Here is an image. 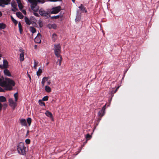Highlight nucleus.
I'll list each match as a JSON object with an SVG mask.
<instances>
[{
    "instance_id": "obj_36",
    "label": "nucleus",
    "mask_w": 159,
    "mask_h": 159,
    "mask_svg": "<svg viewBox=\"0 0 159 159\" xmlns=\"http://www.w3.org/2000/svg\"><path fill=\"white\" fill-rule=\"evenodd\" d=\"M38 24L40 27H42L43 26V24L42 21L41 20H39L38 21Z\"/></svg>"
},
{
    "instance_id": "obj_14",
    "label": "nucleus",
    "mask_w": 159,
    "mask_h": 159,
    "mask_svg": "<svg viewBox=\"0 0 159 159\" xmlns=\"http://www.w3.org/2000/svg\"><path fill=\"white\" fill-rule=\"evenodd\" d=\"M3 72L5 75L9 77H11V74L8 69H5L4 70Z\"/></svg>"
},
{
    "instance_id": "obj_16",
    "label": "nucleus",
    "mask_w": 159,
    "mask_h": 159,
    "mask_svg": "<svg viewBox=\"0 0 159 159\" xmlns=\"http://www.w3.org/2000/svg\"><path fill=\"white\" fill-rule=\"evenodd\" d=\"M45 114L47 116L51 118L52 120H53V117H52V114L51 112L48 111H47L45 113Z\"/></svg>"
},
{
    "instance_id": "obj_49",
    "label": "nucleus",
    "mask_w": 159,
    "mask_h": 159,
    "mask_svg": "<svg viewBox=\"0 0 159 159\" xmlns=\"http://www.w3.org/2000/svg\"><path fill=\"white\" fill-rule=\"evenodd\" d=\"M18 26L19 28L21 27V25L20 22H19L18 24Z\"/></svg>"
},
{
    "instance_id": "obj_6",
    "label": "nucleus",
    "mask_w": 159,
    "mask_h": 159,
    "mask_svg": "<svg viewBox=\"0 0 159 159\" xmlns=\"http://www.w3.org/2000/svg\"><path fill=\"white\" fill-rule=\"evenodd\" d=\"M17 101L13 99L12 98H10L8 100V102L10 106L13 109H14L17 106Z\"/></svg>"
},
{
    "instance_id": "obj_30",
    "label": "nucleus",
    "mask_w": 159,
    "mask_h": 159,
    "mask_svg": "<svg viewBox=\"0 0 159 159\" xmlns=\"http://www.w3.org/2000/svg\"><path fill=\"white\" fill-rule=\"evenodd\" d=\"M56 56L58 58V59H60L61 58H62L61 56L60 55L61 53H54Z\"/></svg>"
},
{
    "instance_id": "obj_43",
    "label": "nucleus",
    "mask_w": 159,
    "mask_h": 159,
    "mask_svg": "<svg viewBox=\"0 0 159 159\" xmlns=\"http://www.w3.org/2000/svg\"><path fill=\"white\" fill-rule=\"evenodd\" d=\"M19 5H20L19 6V5H18V7H19V8H20V9H21V8H22L23 7H22V4H21V3H20Z\"/></svg>"
},
{
    "instance_id": "obj_21",
    "label": "nucleus",
    "mask_w": 159,
    "mask_h": 159,
    "mask_svg": "<svg viewBox=\"0 0 159 159\" xmlns=\"http://www.w3.org/2000/svg\"><path fill=\"white\" fill-rule=\"evenodd\" d=\"M25 22L26 24L27 25H30L31 24V22L27 17H25Z\"/></svg>"
},
{
    "instance_id": "obj_9",
    "label": "nucleus",
    "mask_w": 159,
    "mask_h": 159,
    "mask_svg": "<svg viewBox=\"0 0 159 159\" xmlns=\"http://www.w3.org/2000/svg\"><path fill=\"white\" fill-rule=\"evenodd\" d=\"M54 53H61V48L60 44L58 43L54 45Z\"/></svg>"
},
{
    "instance_id": "obj_46",
    "label": "nucleus",
    "mask_w": 159,
    "mask_h": 159,
    "mask_svg": "<svg viewBox=\"0 0 159 159\" xmlns=\"http://www.w3.org/2000/svg\"><path fill=\"white\" fill-rule=\"evenodd\" d=\"M16 1H17V3L18 5H19V6L20 5H19L20 3H21L20 0H16Z\"/></svg>"
},
{
    "instance_id": "obj_54",
    "label": "nucleus",
    "mask_w": 159,
    "mask_h": 159,
    "mask_svg": "<svg viewBox=\"0 0 159 159\" xmlns=\"http://www.w3.org/2000/svg\"><path fill=\"white\" fill-rule=\"evenodd\" d=\"M101 117H100V118H99L98 119V120H99L100 121V120H101Z\"/></svg>"
},
{
    "instance_id": "obj_56",
    "label": "nucleus",
    "mask_w": 159,
    "mask_h": 159,
    "mask_svg": "<svg viewBox=\"0 0 159 159\" xmlns=\"http://www.w3.org/2000/svg\"><path fill=\"white\" fill-rule=\"evenodd\" d=\"M48 62L46 64V65H48Z\"/></svg>"
},
{
    "instance_id": "obj_57",
    "label": "nucleus",
    "mask_w": 159,
    "mask_h": 159,
    "mask_svg": "<svg viewBox=\"0 0 159 159\" xmlns=\"http://www.w3.org/2000/svg\"><path fill=\"white\" fill-rule=\"evenodd\" d=\"M119 87H117L116 89H117L119 88Z\"/></svg>"
},
{
    "instance_id": "obj_41",
    "label": "nucleus",
    "mask_w": 159,
    "mask_h": 159,
    "mask_svg": "<svg viewBox=\"0 0 159 159\" xmlns=\"http://www.w3.org/2000/svg\"><path fill=\"white\" fill-rule=\"evenodd\" d=\"M80 20V18L79 17L76 16L75 19V20L76 22L79 21Z\"/></svg>"
},
{
    "instance_id": "obj_37",
    "label": "nucleus",
    "mask_w": 159,
    "mask_h": 159,
    "mask_svg": "<svg viewBox=\"0 0 159 159\" xmlns=\"http://www.w3.org/2000/svg\"><path fill=\"white\" fill-rule=\"evenodd\" d=\"M48 99V96H46L44 97L42 99V100L43 101H46Z\"/></svg>"
},
{
    "instance_id": "obj_11",
    "label": "nucleus",
    "mask_w": 159,
    "mask_h": 159,
    "mask_svg": "<svg viewBox=\"0 0 159 159\" xmlns=\"http://www.w3.org/2000/svg\"><path fill=\"white\" fill-rule=\"evenodd\" d=\"M41 35L39 33H38L37 36L35 38L34 41L35 43H40L41 42Z\"/></svg>"
},
{
    "instance_id": "obj_12",
    "label": "nucleus",
    "mask_w": 159,
    "mask_h": 159,
    "mask_svg": "<svg viewBox=\"0 0 159 159\" xmlns=\"http://www.w3.org/2000/svg\"><path fill=\"white\" fill-rule=\"evenodd\" d=\"M37 4L31 5V9L34 12H36L39 9V7L37 5Z\"/></svg>"
},
{
    "instance_id": "obj_51",
    "label": "nucleus",
    "mask_w": 159,
    "mask_h": 159,
    "mask_svg": "<svg viewBox=\"0 0 159 159\" xmlns=\"http://www.w3.org/2000/svg\"><path fill=\"white\" fill-rule=\"evenodd\" d=\"M28 76H29V77L30 78V81L31 80V77L29 75H28Z\"/></svg>"
},
{
    "instance_id": "obj_34",
    "label": "nucleus",
    "mask_w": 159,
    "mask_h": 159,
    "mask_svg": "<svg viewBox=\"0 0 159 159\" xmlns=\"http://www.w3.org/2000/svg\"><path fill=\"white\" fill-rule=\"evenodd\" d=\"M11 20L16 25H17V24L18 22L12 16H11Z\"/></svg>"
},
{
    "instance_id": "obj_32",
    "label": "nucleus",
    "mask_w": 159,
    "mask_h": 159,
    "mask_svg": "<svg viewBox=\"0 0 159 159\" xmlns=\"http://www.w3.org/2000/svg\"><path fill=\"white\" fill-rule=\"evenodd\" d=\"M14 96L15 98V100H16V101H17L18 99V95L17 93H15L14 94Z\"/></svg>"
},
{
    "instance_id": "obj_5",
    "label": "nucleus",
    "mask_w": 159,
    "mask_h": 159,
    "mask_svg": "<svg viewBox=\"0 0 159 159\" xmlns=\"http://www.w3.org/2000/svg\"><path fill=\"white\" fill-rule=\"evenodd\" d=\"M50 77L48 76L44 77L43 78L41 81V84L43 87L44 86L46 82H47V85H48L51 84V80H48V79Z\"/></svg>"
},
{
    "instance_id": "obj_48",
    "label": "nucleus",
    "mask_w": 159,
    "mask_h": 159,
    "mask_svg": "<svg viewBox=\"0 0 159 159\" xmlns=\"http://www.w3.org/2000/svg\"><path fill=\"white\" fill-rule=\"evenodd\" d=\"M2 105L1 103L0 102V111L2 108Z\"/></svg>"
},
{
    "instance_id": "obj_38",
    "label": "nucleus",
    "mask_w": 159,
    "mask_h": 159,
    "mask_svg": "<svg viewBox=\"0 0 159 159\" xmlns=\"http://www.w3.org/2000/svg\"><path fill=\"white\" fill-rule=\"evenodd\" d=\"M25 142L26 144H29L30 143V141L29 139H26Z\"/></svg>"
},
{
    "instance_id": "obj_26",
    "label": "nucleus",
    "mask_w": 159,
    "mask_h": 159,
    "mask_svg": "<svg viewBox=\"0 0 159 159\" xmlns=\"http://www.w3.org/2000/svg\"><path fill=\"white\" fill-rule=\"evenodd\" d=\"M42 69L41 68H39L38 69V70L37 72V75L38 76L40 75L42 73Z\"/></svg>"
},
{
    "instance_id": "obj_19",
    "label": "nucleus",
    "mask_w": 159,
    "mask_h": 159,
    "mask_svg": "<svg viewBox=\"0 0 159 159\" xmlns=\"http://www.w3.org/2000/svg\"><path fill=\"white\" fill-rule=\"evenodd\" d=\"M16 15L20 19L23 18L24 17L22 14L20 12H17L16 13Z\"/></svg>"
},
{
    "instance_id": "obj_44",
    "label": "nucleus",
    "mask_w": 159,
    "mask_h": 159,
    "mask_svg": "<svg viewBox=\"0 0 159 159\" xmlns=\"http://www.w3.org/2000/svg\"><path fill=\"white\" fill-rule=\"evenodd\" d=\"M49 1L51 2H56L57 1H61L62 0H48Z\"/></svg>"
},
{
    "instance_id": "obj_31",
    "label": "nucleus",
    "mask_w": 159,
    "mask_h": 159,
    "mask_svg": "<svg viewBox=\"0 0 159 159\" xmlns=\"http://www.w3.org/2000/svg\"><path fill=\"white\" fill-rule=\"evenodd\" d=\"M27 121L28 124L29 126H30V125L31 123V119L30 118H28L27 119Z\"/></svg>"
},
{
    "instance_id": "obj_22",
    "label": "nucleus",
    "mask_w": 159,
    "mask_h": 159,
    "mask_svg": "<svg viewBox=\"0 0 159 159\" xmlns=\"http://www.w3.org/2000/svg\"><path fill=\"white\" fill-rule=\"evenodd\" d=\"M48 27L49 29H55L57 28V25L55 24H49L48 25Z\"/></svg>"
},
{
    "instance_id": "obj_39",
    "label": "nucleus",
    "mask_w": 159,
    "mask_h": 159,
    "mask_svg": "<svg viewBox=\"0 0 159 159\" xmlns=\"http://www.w3.org/2000/svg\"><path fill=\"white\" fill-rule=\"evenodd\" d=\"M86 139H90L91 138V136L89 134H87L86 135Z\"/></svg>"
},
{
    "instance_id": "obj_52",
    "label": "nucleus",
    "mask_w": 159,
    "mask_h": 159,
    "mask_svg": "<svg viewBox=\"0 0 159 159\" xmlns=\"http://www.w3.org/2000/svg\"><path fill=\"white\" fill-rule=\"evenodd\" d=\"M117 90V89H116L115 90V91H114V93H116Z\"/></svg>"
},
{
    "instance_id": "obj_17",
    "label": "nucleus",
    "mask_w": 159,
    "mask_h": 159,
    "mask_svg": "<svg viewBox=\"0 0 159 159\" xmlns=\"http://www.w3.org/2000/svg\"><path fill=\"white\" fill-rule=\"evenodd\" d=\"M79 8L83 12H86L87 11V10L85 9V8L82 4H81L80 6L79 7Z\"/></svg>"
},
{
    "instance_id": "obj_24",
    "label": "nucleus",
    "mask_w": 159,
    "mask_h": 159,
    "mask_svg": "<svg viewBox=\"0 0 159 159\" xmlns=\"http://www.w3.org/2000/svg\"><path fill=\"white\" fill-rule=\"evenodd\" d=\"M28 2H30L31 5L35 4H37V1L36 0H27Z\"/></svg>"
},
{
    "instance_id": "obj_27",
    "label": "nucleus",
    "mask_w": 159,
    "mask_h": 159,
    "mask_svg": "<svg viewBox=\"0 0 159 159\" xmlns=\"http://www.w3.org/2000/svg\"><path fill=\"white\" fill-rule=\"evenodd\" d=\"M52 40L53 41H55L57 39V36L55 34H53L52 36Z\"/></svg>"
},
{
    "instance_id": "obj_47",
    "label": "nucleus",
    "mask_w": 159,
    "mask_h": 159,
    "mask_svg": "<svg viewBox=\"0 0 159 159\" xmlns=\"http://www.w3.org/2000/svg\"><path fill=\"white\" fill-rule=\"evenodd\" d=\"M19 30L20 33H21L22 32V30L21 29V27L19 28Z\"/></svg>"
},
{
    "instance_id": "obj_29",
    "label": "nucleus",
    "mask_w": 159,
    "mask_h": 159,
    "mask_svg": "<svg viewBox=\"0 0 159 159\" xmlns=\"http://www.w3.org/2000/svg\"><path fill=\"white\" fill-rule=\"evenodd\" d=\"M62 15L60 16L58 15L55 16H52L51 17V18L53 19H57L59 18L60 17H62Z\"/></svg>"
},
{
    "instance_id": "obj_33",
    "label": "nucleus",
    "mask_w": 159,
    "mask_h": 159,
    "mask_svg": "<svg viewBox=\"0 0 159 159\" xmlns=\"http://www.w3.org/2000/svg\"><path fill=\"white\" fill-rule=\"evenodd\" d=\"M62 60V58H60V59H58L57 60V63H58L59 65V66H60L61 65Z\"/></svg>"
},
{
    "instance_id": "obj_13",
    "label": "nucleus",
    "mask_w": 159,
    "mask_h": 159,
    "mask_svg": "<svg viewBox=\"0 0 159 159\" xmlns=\"http://www.w3.org/2000/svg\"><path fill=\"white\" fill-rule=\"evenodd\" d=\"M8 66V62L7 61L5 60H3V65H0V68H6Z\"/></svg>"
},
{
    "instance_id": "obj_23",
    "label": "nucleus",
    "mask_w": 159,
    "mask_h": 159,
    "mask_svg": "<svg viewBox=\"0 0 159 159\" xmlns=\"http://www.w3.org/2000/svg\"><path fill=\"white\" fill-rule=\"evenodd\" d=\"M6 27V25L3 23H0V29H4Z\"/></svg>"
},
{
    "instance_id": "obj_28",
    "label": "nucleus",
    "mask_w": 159,
    "mask_h": 159,
    "mask_svg": "<svg viewBox=\"0 0 159 159\" xmlns=\"http://www.w3.org/2000/svg\"><path fill=\"white\" fill-rule=\"evenodd\" d=\"M39 105L41 106H45V103L41 100H39Z\"/></svg>"
},
{
    "instance_id": "obj_8",
    "label": "nucleus",
    "mask_w": 159,
    "mask_h": 159,
    "mask_svg": "<svg viewBox=\"0 0 159 159\" xmlns=\"http://www.w3.org/2000/svg\"><path fill=\"white\" fill-rule=\"evenodd\" d=\"M19 51L20 52V61H22L24 60V54L25 53V51L21 48L19 49Z\"/></svg>"
},
{
    "instance_id": "obj_35",
    "label": "nucleus",
    "mask_w": 159,
    "mask_h": 159,
    "mask_svg": "<svg viewBox=\"0 0 159 159\" xmlns=\"http://www.w3.org/2000/svg\"><path fill=\"white\" fill-rule=\"evenodd\" d=\"M38 64V62H36L35 61H34V68L36 69H37V65Z\"/></svg>"
},
{
    "instance_id": "obj_4",
    "label": "nucleus",
    "mask_w": 159,
    "mask_h": 159,
    "mask_svg": "<svg viewBox=\"0 0 159 159\" xmlns=\"http://www.w3.org/2000/svg\"><path fill=\"white\" fill-rule=\"evenodd\" d=\"M39 13L42 16H44L46 18H48L50 16L49 10L45 11L43 9H41L39 11Z\"/></svg>"
},
{
    "instance_id": "obj_55",
    "label": "nucleus",
    "mask_w": 159,
    "mask_h": 159,
    "mask_svg": "<svg viewBox=\"0 0 159 159\" xmlns=\"http://www.w3.org/2000/svg\"><path fill=\"white\" fill-rule=\"evenodd\" d=\"M72 2H75V0H72Z\"/></svg>"
},
{
    "instance_id": "obj_2",
    "label": "nucleus",
    "mask_w": 159,
    "mask_h": 159,
    "mask_svg": "<svg viewBox=\"0 0 159 159\" xmlns=\"http://www.w3.org/2000/svg\"><path fill=\"white\" fill-rule=\"evenodd\" d=\"M26 148L25 147L24 144L22 142L20 143L17 147V150L18 153L20 154L24 155L26 154Z\"/></svg>"
},
{
    "instance_id": "obj_18",
    "label": "nucleus",
    "mask_w": 159,
    "mask_h": 159,
    "mask_svg": "<svg viewBox=\"0 0 159 159\" xmlns=\"http://www.w3.org/2000/svg\"><path fill=\"white\" fill-rule=\"evenodd\" d=\"M45 91L48 93H50L52 91L51 88L49 86H48V85H46L45 86Z\"/></svg>"
},
{
    "instance_id": "obj_15",
    "label": "nucleus",
    "mask_w": 159,
    "mask_h": 159,
    "mask_svg": "<svg viewBox=\"0 0 159 159\" xmlns=\"http://www.w3.org/2000/svg\"><path fill=\"white\" fill-rule=\"evenodd\" d=\"M20 122L22 126H25L27 125L26 120L25 119H21L20 120Z\"/></svg>"
},
{
    "instance_id": "obj_53",
    "label": "nucleus",
    "mask_w": 159,
    "mask_h": 159,
    "mask_svg": "<svg viewBox=\"0 0 159 159\" xmlns=\"http://www.w3.org/2000/svg\"><path fill=\"white\" fill-rule=\"evenodd\" d=\"M2 15L1 12L0 11V16H2Z\"/></svg>"
},
{
    "instance_id": "obj_42",
    "label": "nucleus",
    "mask_w": 159,
    "mask_h": 159,
    "mask_svg": "<svg viewBox=\"0 0 159 159\" xmlns=\"http://www.w3.org/2000/svg\"><path fill=\"white\" fill-rule=\"evenodd\" d=\"M34 14L35 16H39V15L36 12L34 11Z\"/></svg>"
},
{
    "instance_id": "obj_10",
    "label": "nucleus",
    "mask_w": 159,
    "mask_h": 159,
    "mask_svg": "<svg viewBox=\"0 0 159 159\" xmlns=\"http://www.w3.org/2000/svg\"><path fill=\"white\" fill-rule=\"evenodd\" d=\"M11 0H0V6L4 7L5 5L10 3Z\"/></svg>"
},
{
    "instance_id": "obj_3",
    "label": "nucleus",
    "mask_w": 159,
    "mask_h": 159,
    "mask_svg": "<svg viewBox=\"0 0 159 159\" xmlns=\"http://www.w3.org/2000/svg\"><path fill=\"white\" fill-rule=\"evenodd\" d=\"M61 10V7L58 6L57 7H54L49 10V12L50 14H56L57 13Z\"/></svg>"
},
{
    "instance_id": "obj_25",
    "label": "nucleus",
    "mask_w": 159,
    "mask_h": 159,
    "mask_svg": "<svg viewBox=\"0 0 159 159\" xmlns=\"http://www.w3.org/2000/svg\"><path fill=\"white\" fill-rule=\"evenodd\" d=\"M29 30L32 33H34L36 31L35 29L33 27L30 26L29 28Z\"/></svg>"
},
{
    "instance_id": "obj_1",
    "label": "nucleus",
    "mask_w": 159,
    "mask_h": 159,
    "mask_svg": "<svg viewBox=\"0 0 159 159\" xmlns=\"http://www.w3.org/2000/svg\"><path fill=\"white\" fill-rule=\"evenodd\" d=\"M15 84V83L12 80L8 78L5 80L3 76H0V92H4L5 90H11Z\"/></svg>"
},
{
    "instance_id": "obj_50",
    "label": "nucleus",
    "mask_w": 159,
    "mask_h": 159,
    "mask_svg": "<svg viewBox=\"0 0 159 159\" xmlns=\"http://www.w3.org/2000/svg\"><path fill=\"white\" fill-rule=\"evenodd\" d=\"M4 106L5 107H7V105L6 104H4Z\"/></svg>"
},
{
    "instance_id": "obj_45",
    "label": "nucleus",
    "mask_w": 159,
    "mask_h": 159,
    "mask_svg": "<svg viewBox=\"0 0 159 159\" xmlns=\"http://www.w3.org/2000/svg\"><path fill=\"white\" fill-rule=\"evenodd\" d=\"M22 12L24 15H26V11L25 10H23L22 11Z\"/></svg>"
},
{
    "instance_id": "obj_40",
    "label": "nucleus",
    "mask_w": 159,
    "mask_h": 159,
    "mask_svg": "<svg viewBox=\"0 0 159 159\" xmlns=\"http://www.w3.org/2000/svg\"><path fill=\"white\" fill-rule=\"evenodd\" d=\"M37 1L39 2L43 3L44 2V0H37Z\"/></svg>"
},
{
    "instance_id": "obj_7",
    "label": "nucleus",
    "mask_w": 159,
    "mask_h": 159,
    "mask_svg": "<svg viewBox=\"0 0 159 159\" xmlns=\"http://www.w3.org/2000/svg\"><path fill=\"white\" fill-rule=\"evenodd\" d=\"M106 104L102 108L101 110H100L98 113V116L100 117H102L105 114V109H106Z\"/></svg>"
},
{
    "instance_id": "obj_20",
    "label": "nucleus",
    "mask_w": 159,
    "mask_h": 159,
    "mask_svg": "<svg viewBox=\"0 0 159 159\" xmlns=\"http://www.w3.org/2000/svg\"><path fill=\"white\" fill-rule=\"evenodd\" d=\"M6 101V98L4 96H0V102H4Z\"/></svg>"
}]
</instances>
